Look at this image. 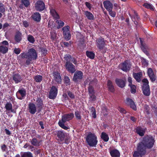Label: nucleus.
Wrapping results in <instances>:
<instances>
[{
  "label": "nucleus",
  "instance_id": "1",
  "mask_svg": "<svg viewBox=\"0 0 157 157\" xmlns=\"http://www.w3.org/2000/svg\"><path fill=\"white\" fill-rule=\"evenodd\" d=\"M63 59L65 61L64 66L67 71L71 74L75 73L73 80L74 82H77L78 79L83 78V73L80 71H76L75 66L74 65L77 64V59L71 55L66 54L64 55Z\"/></svg>",
  "mask_w": 157,
  "mask_h": 157
},
{
  "label": "nucleus",
  "instance_id": "2",
  "mask_svg": "<svg viewBox=\"0 0 157 157\" xmlns=\"http://www.w3.org/2000/svg\"><path fill=\"white\" fill-rule=\"evenodd\" d=\"M155 141L154 138L152 136L147 135L143 137L142 141L137 145L146 151L147 148L150 149L153 147Z\"/></svg>",
  "mask_w": 157,
  "mask_h": 157
},
{
  "label": "nucleus",
  "instance_id": "3",
  "mask_svg": "<svg viewBox=\"0 0 157 157\" xmlns=\"http://www.w3.org/2000/svg\"><path fill=\"white\" fill-rule=\"evenodd\" d=\"M74 117V114L73 113H70L64 114L62 117L61 120H59L58 123L59 125L62 128L67 130L69 128L65 126V123L71 120Z\"/></svg>",
  "mask_w": 157,
  "mask_h": 157
},
{
  "label": "nucleus",
  "instance_id": "4",
  "mask_svg": "<svg viewBox=\"0 0 157 157\" xmlns=\"http://www.w3.org/2000/svg\"><path fill=\"white\" fill-rule=\"evenodd\" d=\"M86 140L87 144L91 147H96L98 142L97 136L91 132L88 133Z\"/></svg>",
  "mask_w": 157,
  "mask_h": 157
},
{
  "label": "nucleus",
  "instance_id": "5",
  "mask_svg": "<svg viewBox=\"0 0 157 157\" xmlns=\"http://www.w3.org/2000/svg\"><path fill=\"white\" fill-rule=\"evenodd\" d=\"M28 58L25 61V64L24 65L26 67V65L30 64V62L32 60H36L37 57V52L36 50L33 48L29 49L28 51Z\"/></svg>",
  "mask_w": 157,
  "mask_h": 157
},
{
  "label": "nucleus",
  "instance_id": "6",
  "mask_svg": "<svg viewBox=\"0 0 157 157\" xmlns=\"http://www.w3.org/2000/svg\"><path fill=\"white\" fill-rule=\"evenodd\" d=\"M142 82L143 83L141 87L143 93L146 96H149L150 94V90L148 80L147 78H144L142 80Z\"/></svg>",
  "mask_w": 157,
  "mask_h": 157
},
{
  "label": "nucleus",
  "instance_id": "7",
  "mask_svg": "<svg viewBox=\"0 0 157 157\" xmlns=\"http://www.w3.org/2000/svg\"><path fill=\"white\" fill-rule=\"evenodd\" d=\"M106 41L104 38L101 36L96 38L95 43L98 50L101 51L104 49L106 45Z\"/></svg>",
  "mask_w": 157,
  "mask_h": 157
},
{
  "label": "nucleus",
  "instance_id": "8",
  "mask_svg": "<svg viewBox=\"0 0 157 157\" xmlns=\"http://www.w3.org/2000/svg\"><path fill=\"white\" fill-rule=\"evenodd\" d=\"M146 152V151L137 145V151H134L133 157H143V156L145 155Z\"/></svg>",
  "mask_w": 157,
  "mask_h": 157
},
{
  "label": "nucleus",
  "instance_id": "9",
  "mask_svg": "<svg viewBox=\"0 0 157 157\" xmlns=\"http://www.w3.org/2000/svg\"><path fill=\"white\" fill-rule=\"evenodd\" d=\"M70 27L69 26H66L62 28L63 37L67 41L70 39L71 35L70 31Z\"/></svg>",
  "mask_w": 157,
  "mask_h": 157
},
{
  "label": "nucleus",
  "instance_id": "10",
  "mask_svg": "<svg viewBox=\"0 0 157 157\" xmlns=\"http://www.w3.org/2000/svg\"><path fill=\"white\" fill-rule=\"evenodd\" d=\"M45 5L44 2L41 0H38L35 4V8L36 10L41 12L44 10Z\"/></svg>",
  "mask_w": 157,
  "mask_h": 157
},
{
  "label": "nucleus",
  "instance_id": "11",
  "mask_svg": "<svg viewBox=\"0 0 157 157\" xmlns=\"http://www.w3.org/2000/svg\"><path fill=\"white\" fill-rule=\"evenodd\" d=\"M119 67L121 69L125 72L129 71L131 67L127 60L121 63L119 65Z\"/></svg>",
  "mask_w": 157,
  "mask_h": 157
},
{
  "label": "nucleus",
  "instance_id": "12",
  "mask_svg": "<svg viewBox=\"0 0 157 157\" xmlns=\"http://www.w3.org/2000/svg\"><path fill=\"white\" fill-rule=\"evenodd\" d=\"M55 132V135L57 137V140L61 142L63 141L65 137V133L64 131L62 130H57Z\"/></svg>",
  "mask_w": 157,
  "mask_h": 157
},
{
  "label": "nucleus",
  "instance_id": "13",
  "mask_svg": "<svg viewBox=\"0 0 157 157\" xmlns=\"http://www.w3.org/2000/svg\"><path fill=\"white\" fill-rule=\"evenodd\" d=\"M58 93V89L55 86H52L51 89L49 94V98H55Z\"/></svg>",
  "mask_w": 157,
  "mask_h": 157
},
{
  "label": "nucleus",
  "instance_id": "14",
  "mask_svg": "<svg viewBox=\"0 0 157 157\" xmlns=\"http://www.w3.org/2000/svg\"><path fill=\"white\" fill-rule=\"evenodd\" d=\"M115 82L117 85L120 88H123L126 86V81L121 78H116Z\"/></svg>",
  "mask_w": 157,
  "mask_h": 157
},
{
  "label": "nucleus",
  "instance_id": "15",
  "mask_svg": "<svg viewBox=\"0 0 157 157\" xmlns=\"http://www.w3.org/2000/svg\"><path fill=\"white\" fill-rule=\"evenodd\" d=\"M22 35L21 32L16 30L14 36V40L17 43H19L22 40Z\"/></svg>",
  "mask_w": 157,
  "mask_h": 157
},
{
  "label": "nucleus",
  "instance_id": "16",
  "mask_svg": "<svg viewBox=\"0 0 157 157\" xmlns=\"http://www.w3.org/2000/svg\"><path fill=\"white\" fill-rule=\"evenodd\" d=\"M125 103L127 105H129L130 107L134 110H136V105L132 99H126Z\"/></svg>",
  "mask_w": 157,
  "mask_h": 157
},
{
  "label": "nucleus",
  "instance_id": "17",
  "mask_svg": "<svg viewBox=\"0 0 157 157\" xmlns=\"http://www.w3.org/2000/svg\"><path fill=\"white\" fill-rule=\"evenodd\" d=\"M12 79L16 84L21 82L22 80L21 76L18 73H15L12 76Z\"/></svg>",
  "mask_w": 157,
  "mask_h": 157
},
{
  "label": "nucleus",
  "instance_id": "18",
  "mask_svg": "<svg viewBox=\"0 0 157 157\" xmlns=\"http://www.w3.org/2000/svg\"><path fill=\"white\" fill-rule=\"evenodd\" d=\"M54 78L55 81L58 83L60 84L61 82V77L60 73L57 71H54L52 73Z\"/></svg>",
  "mask_w": 157,
  "mask_h": 157
},
{
  "label": "nucleus",
  "instance_id": "19",
  "mask_svg": "<svg viewBox=\"0 0 157 157\" xmlns=\"http://www.w3.org/2000/svg\"><path fill=\"white\" fill-rule=\"evenodd\" d=\"M109 152L112 157H120V153L118 150L116 149H109Z\"/></svg>",
  "mask_w": 157,
  "mask_h": 157
},
{
  "label": "nucleus",
  "instance_id": "20",
  "mask_svg": "<svg viewBox=\"0 0 157 157\" xmlns=\"http://www.w3.org/2000/svg\"><path fill=\"white\" fill-rule=\"evenodd\" d=\"M147 73L151 81L154 82L156 80V76L152 68H148Z\"/></svg>",
  "mask_w": 157,
  "mask_h": 157
},
{
  "label": "nucleus",
  "instance_id": "21",
  "mask_svg": "<svg viewBox=\"0 0 157 157\" xmlns=\"http://www.w3.org/2000/svg\"><path fill=\"white\" fill-rule=\"evenodd\" d=\"M107 86L108 91L112 93H113L115 92V90L114 86L113 85V82L111 80H108L107 83Z\"/></svg>",
  "mask_w": 157,
  "mask_h": 157
},
{
  "label": "nucleus",
  "instance_id": "22",
  "mask_svg": "<svg viewBox=\"0 0 157 157\" xmlns=\"http://www.w3.org/2000/svg\"><path fill=\"white\" fill-rule=\"evenodd\" d=\"M32 19L36 22L40 21L41 20V16L39 12L34 13L31 16Z\"/></svg>",
  "mask_w": 157,
  "mask_h": 157
},
{
  "label": "nucleus",
  "instance_id": "23",
  "mask_svg": "<svg viewBox=\"0 0 157 157\" xmlns=\"http://www.w3.org/2000/svg\"><path fill=\"white\" fill-rule=\"evenodd\" d=\"M104 7L108 11L113 9V6L112 3L109 1L106 0L103 2Z\"/></svg>",
  "mask_w": 157,
  "mask_h": 157
},
{
  "label": "nucleus",
  "instance_id": "24",
  "mask_svg": "<svg viewBox=\"0 0 157 157\" xmlns=\"http://www.w3.org/2000/svg\"><path fill=\"white\" fill-rule=\"evenodd\" d=\"M29 111L32 114H34L36 111V105L33 103H30L29 105Z\"/></svg>",
  "mask_w": 157,
  "mask_h": 157
},
{
  "label": "nucleus",
  "instance_id": "25",
  "mask_svg": "<svg viewBox=\"0 0 157 157\" xmlns=\"http://www.w3.org/2000/svg\"><path fill=\"white\" fill-rule=\"evenodd\" d=\"M36 105L38 108V111L40 112L43 108V103L41 99H37L36 102Z\"/></svg>",
  "mask_w": 157,
  "mask_h": 157
},
{
  "label": "nucleus",
  "instance_id": "26",
  "mask_svg": "<svg viewBox=\"0 0 157 157\" xmlns=\"http://www.w3.org/2000/svg\"><path fill=\"white\" fill-rule=\"evenodd\" d=\"M88 90L90 96V98H95V96L94 95V87L90 85V84L88 87Z\"/></svg>",
  "mask_w": 157,
  "mask_h": 157
},
{
  "label": "nucleus",
  "instance_id": "27",
  "mask_svg": "<svg viewBox=\"0 0 157 157\" xmlns=\"http://www.w3.org/2000/svg\"><path fill=\"white\" fill-rule=\"evenodd\" d=\"M50 13L52 16L55 19L57 20L60 18V17L56 11L54 9L50 10Z\"/></svg>",
  "mask_w": 157,
  "mask_h": 157
},
{
  "label": "nucleus",
  "instance_id": "28",
  "mask_svg": "<svg viewBox=\"0 0 157 157\" xmlns=\"http://www.w3.org/2000/svg\"><path fill=\"white\" fill-rule=\"evenodd\" d=\"M84 14L89 20H94V15L90 12L88 11H85L84 12Z\"/></svg>",
  "mask_w": 157,
  "mask_h": 157
},
{
  "label": "nucleus",
  "instance_id": "29",
  "mask_svg": "<svg viewBox=\"0 0 157 157\" xmlns=\"http://www.w3.org/2000/svg\"><path fill=\"white\" fill-rule=\"evenodd\" d=\"M136 132L140 136H144L145 132L141 127H138L136 128Z\"/></svg>",
  "mask_w": 157,
  "mask_h": 157
},
{
  "label": "nucleus",
  "instance_id": "30",
  "mask_svg": "<svg viewBox=\"0 0 157 157\" xmlns=\"http://www.w3.org/2000/svg\"><path fill=\"white\" fill-rule=\"evenodd\" d=\"M141 73H134L133 76L136 81L138 82H140L141 81V78L142 76Z\"/></svg>",
  "mask_w": 157,
  "mask_h": 157
},
{
  "label": "nucleus",
  "instance_id": "31",
  "mask_svg": "<svg viewBox=\"0 0 157 157\" xmlns=\"http://www.w3.org/2000/svg\"><path fill=\"white\" fill-rule=\"evenodd\" d=\"M32 145L35 146H40V142L36 138H33L30 141Z\"/></svg>",
  "mask_w": 157,
  "mask_h": 157
},
{
  "label": "nucleus",
  "instance_id": "32",
  "mask_svg": "<svg viewBox=\"0 0 157 157\" xmlns=\"http://www.w3.org/2000/svg\"><path fill=\"white\" fill-rule=\"evenodd\" d=\"M5 108L7 111L13 112L12 105L11 103L9 102L6 103L5 104Z\"/></svg>",
  "mask_w": 157,
  "mask_h": 157
},
{
  "label": "nucleus",
  "instance_id": "33",
  "mask_svg": "<svg viewBox=\"0 0 157 157\" xmlns=\"http://www.w3.org/2000/svg\"><path fill=\"white\" fill-rule=\"evenodd\" d=\"M101 137L105 142H107L109 140V138L108 135L104 132H102Z\"/></svg>",
  "mask_w": 157,
  "mask_h": 157
},
{
  "label": "nucleus",
  "instance_id": "34",
  "mask_svg": "<svg viewBox=\"0 0 157 157\" xmlns=\"http://www.w3.org/2000/svg\"><path fill=\"white\" fill-rule=\"evenodd\" d=\"M8 51V47L3 45L0 46V52L4 54L7 53Z\"/></svg>",
  "mask_w": 157,
  "mask_h": 157
},
{
  "label": "nucleus",
  "instance_id": "35",
  "mask_svg": "<svg viewBox=\"0 0 157 157\" xmlns=\"http://www.w3.org/2000/svg\"><path fill=\"white\" fill-rule=\"evenodd\" d=\"M85 41L84 39H82L80 40L79 43L78 45V48L81 50L84 49L85 44H84Z\"/></svg>",
  "mask_w": 157,
  "mask_h": 157
},
{
  "label": "nucleus",
  "instance_id": "36",
  "mask_svg": "<svg viewBox=\"0 0 157 157\" xmlns=\"http://www.w3.org/2000/svg\"><path fill=\"white\" fill-rule=\"evenodd\" d=\"M86 55L90 59H93L94 58L95 54L93 52L87 51L86 52Z\"/></svg>",
  "mask_w": 157,
  "mask_h": 157
},
{
  "label": "nucleus",
  "instance_id": "37",
  "mask_svg": "<svg viewBox=\"0 0 157 157\" xmlns=\"http://www.w3.org/2000/svg\"><path fill=\"white\" fill-rule=\"evenodd\" d=\"M17 93H19L22 98L25 97L26 94V90L23 88L19 90L17 92Z\"/></svg>",
  "mask_w": 157,
  "mask_h": 157
},
{
  "label": "nucleus",
  "instance_id": "38",
  "mask_svg": "<svg viewBox=\"0 0 157 157\" xmlns=\"http://www.w3.org/2000/svg\"><path fill=\"white\" fill-rule=\"evenodd\" d=\"M63 80L66 86H67L70 85V80L69 77L67 76H64Z\"/></svg>",
  "mask_w": 157,
  "mask_h": 157
},
{
  "label": "nucleus",
  "instance_id": "39",
  "mask_svg": "<svg viewBox=\"0 0 157 157\" xmlns=\"http://www.w3.org/2000/svg\"><path fill=\"white\" fill-rule=\"evenodd\" d=\"M34 81L37 82H40L42 79V76L40 75H38L34 76Z\"/></svg>",
  "mask_w": 157,
  "mask_h": 157
},
{
  "label": "nucleus",
  "instance_id": "40",
  "mask_svg": "<svg viewBox=\"0 0 157 157\" xmlns=\"http://www.w3.org/2000/svg\"><path fill=\"white\" fill-rule=\"evenodd\" d=\"M21 157H33L32 154L30 152H24L21 155Z\"/></svg>",
  "mask_w": 157,
  "mask_h": 157
},
{
  "label": "nucleus",
  "instance_id": "41",
  "mask_svg": "<svg viewBox=\"0 0 157 157\" xmlns=\"http://www.w3.org/2000/svg\"><path fill=\"white\" fill-rule=\"evenodd\" d=\"M75 116L76 119L77 120H80L82 119V116L81 115V112L76 110L75 111Z\"/></svg>",
  "mask_w": 157,
  "mask_h": 157
},
{
  "label": "nucleus",
  "instance_id": "42",
  "mask_svg": "<svg viewBox=\"0 0 157 157\" xmlns=\"http://www.w3.org/2000/svg\"><path fill=\"white\" fill-rule=\"evenodd\" d=\"M21 3L24 5L26 7H28L30 5V3L29 0H21Z\"/></svg>",
  "mask_w": 157,
  "mask_h": 157
},
{
  "label": "nucleus",
  "instance_id": "43",
  "mask_svg": "<svg viewBox=\"0 0 157 157\" xmlns=\"http://www.w3.org/2000/svg\"><path fill=\"white\" fill-rule=\"evenodd\" d=\"M56 22L58 24V25L56 27L57 29H59L61 27H63L64 25V22H63L61 20H57L56 21Z\"/></svg>",
  "mask_w": 157,
  "mask_h": 157
},
{
  "label": "nucleus",
  "instance_id": "44",
  "mask_svg": "<svg viewBox=\"0 0 157 157\" xmlns=\"http://www.w3.org/2000/svg\"><path fill=\"white\" fill-rule=\"evenodd\" d=\"M140 42L141 44V49L144 53H146L147 52V46L145 44L143 43V42L142 40H140Z\"/></svg>",
  "mask_w": 157,
  "mask_h": 157
},
{
  "label": "nucleus",
  "instance_id": "45",
  "mask_svg": "<svg viewBox=\"0 0 157 157\" xmlns=\"http://www.w3.org/2000/svg\"><path fill=\"white\" fill-rule=\"evenodd\" d=\"M28 41L30 43L33 44L35 41L34 37L31 35H29L27 37Z\"/></svg>",
  "mask_w": 157,
  "mask_h": 157
},
{
  "label": "nucleus",
  "instance_id": "46",
  "mask_svg": "<svg viewBox=\"0 0 157 157\" xmlns=\"http://www.w3.org/2000/svg\"><path fill=\"white\" fill-rule=\"evenodd\" d=\"M143 6L145 7V8L147 9H150V10H154V8H153V6H152L151 5L148 3H144V4Z\"/></svg>",
  "mask_w": 157,
  "mask_h": 157
},
{
  "label": "nucleus",
  "instance_id": "47",
  "mask_svg": "<svg viewBox=\"0 0 157 157\" xmlns=\"http://www.w3.org/2000/svg\"><path fill=\"white\" fill-rule=\"evenodd\" d=\"M5 12V6L3 3L0 2V12L4 14Z\"/></svg>",
  "mask_w": 157,
  "mask_h": 157
},
{
  "label": "nucleus",
  "instance_id": "48",
  "mask_svg": "<svg viewBox=\"0 0 157 157\" xmlns=\"http://www.w3.org/2000/svg\"><path fill=\"white\" fill-rule=\"evenodd\" d=\"M130 87V91L132 93L134 94L136 92V86L134 85H132L129 86Z\"/></svg>",
  "mask_w": 157,
  "mask_h": 157
},
{
  "label": "nucleus",
  "instance_id": "49",
  "mask_svg": "<svg viewBox=\"0 0 157 157\" xmlns=\"http://www.w3.org/2000/svg\"><path fill=\"white\" fill-rule=\"evenodd\" d=\"M20 56L22 59H27L28 58V53H27L26 52L21 53L20 55Z\"/></svg>",
  "mask_w": 157,
  "mask_h": 157
},
{
  "label": "nucleus",
  "instance_id": "50",
  "mask_svg": "<svg viewBox=\"0 0 157 157\" xmlns=\"http://www.w3.org/2000/svg\"><path fill=\"white\" fill-rule=\"evenodd\" d=\"M131 10L132 11H133V13H134V15L133 16V18L136 20H137L138 21H139L140 20V18H139L136 12L133 9H132Z\"/></svg>",
  "mask_w": 157,
  "mask_h": 157
},
{
  "label": "nucleus",
  "instance_id": "51",
  "mask_svg": "<svg viewBox=\"0 0 157 157\" xmlns=\"http://www.w3.org/2000/svg\"><path fill=\"white\" fill-rule=\"evenodd\" d=\"M51 39L52 40H54L56 38V34L55 32L53 31L50 33Z\"/></svg>",
  "mask_w": 157,
  "mask_h": 157
},
{
  "label": "nucleus",
  "instance_id": "52",
  "mask_svg": "<svg viewBox=\"0 0 157 157\" xmlns=\"http://www.w3.org/2000/svg\"><path fill=\"white\" fill-rule=\"evenodd\" d=\"M21 51V50L20 48H15L13 51V52L17 55H18L20 53Z\"/></svg>",
  "mask_w": 157,
  "mask_h": 157
},
{
  "label": "nucleus",
  "instance_id": "53",
  "mask_svg": "<svg viewBox=\"0 0 157 157\" xmlns=\"http://www.w3.org/2000/svg\"><path fill=\"white\" fill-rule=\"evenodd\" d=\"M109 12V14L113 17H115L116 16V13L112 10V9L108 11Z\"/></svg>",
  "mask_w": 157,
  "mask_h": 157
},
{
  "label": "nucleus",
  "instance_id": "54",
  "mask_svg": "<svg viewBox=\"0 0 157 157\" xmlns=\"http://www.w3.org/2000/svg\"><path fill=\"white\" fill-rule=\"evenodd\" d=\"M85 4L86 6L90 10H91L92 6V5L90 3L88 2H86L85 3Z\"/></svg>",
  "mask_w": 157,
  "mask_h": 157
},
{
  "label": "nucleus",
  "instance_id": "55",
  "mask_svg": "<svg viewBox=\"0 0 157 157\" xmlns=\"http://www.w3.org/2000/svg\"><path fill=\"white\" fill-rule=\"evenodd\" d=\"M67 92L68 96L70 98H75L74 95L71 92L68 91Z\"/></svg>",
  "mask_w": 157,
  "mask_h": 157
},
{
  "label": "nucleus",
  "instance_id": "56",
  "mask_svg": "<svg viewBox=\"0 0 157 157\" xmlns=\"http://www.w3.org/2000/svg\"><path fill=\"white\" fill-rule=\"evenodd\" d=\"M118 109L119 111L122 113L125 114L126 113V111L123 108L121 107H119Z\"/></svg>",
  "mask_w": 157,
  "mask_h": 157
},
{
  "label": "nucleus",
  "instance_id": "57",
  "mask_svg": "<svg viewBox=\"0 0 157 157\" xmlns=\"http://www.w3.org/2000/svg\"><path fill=\"white\" fill-rule=\"evenodd\" d=\"M40 49H41L42 52L44 55H45L47 54V50L46 48H41Z\"/></svg>",
  "mask_w": 157,
  "mask_h": 157
},
{
  "label": "nucleus",
  "instance_id": "58",
  "mask_svg": "<svg viewBox=\"0 0 157 157\" xmlns=\"http://www.w3.org/2000/svg\"><path fill=\"white\" fill-rule=\"evenodd\" d=\"M102 111H104L105 112V113H103V115L104 116H106L108 115L107 109L106 107H103L102 108Z\"/></svg>",
  "mask_w": 157,
  "mask_h": 157
},
{
  "label": "nucleus",
  "instance_id": "59",
  "mask_svg": "<svg viewBox=\"0 0 157 157\" xmlns=\"http://www.w3.org/2000/svg\"><path fill=\"white\" fill-rule=\"evenodd\" d=\"M128 81L129 82L128 86H130V85H132V78L130 77H129L128 78Z\"/></svg>",
  "mask_w": 157,
  "mask_h": 157
},
{
  "label": "nucleus",
  "instance_id": "60",
  "mask_svg": "<svg viewBox=\"0 0 157 157\" xmlns=\"http://www.w3.org/2000/svg\"><path fill=\"white\" fill-rule=\"evenodd\" d=\"M1 44H2V45H5V46H8L9 44L8 42L6 40H4L2 41L1 43Z\"/></svg>",
  "mask_w": 157,
  "mask_h": 157
},
{
  "label": "nucleus",
  "instance_id": "61",
  "mask_svg": "<svg viewBox=\"0 0 157 157\" xmlns=\"http://www.w3.org/2000/svg\"><path fill=\"white\" fill-rule=\"evenodd\" d=\"M23 25L24 26L25 28H27V27H29V23L26 21H24L23 22Z\"/></svg>",
  "mask_w": 157,
  "mask_h": 157
},
{
  "label": "nucleus",
  "instance_id": "62",
  "mask_svg": "<svg viewBox=\"0 0 157 157\" xmlns=\"http://www.w3.org/2000/svg\"><path fill=\"white\" fill-rule=\"evenodd\" d=\"M149 107L148 106H145V110L147 114H149L150 113Z\"/></svg>",
  "mask_w": 157,
  "mask_h": 157
},
{
  "label": "nucleus",
  "instance_id": "63",
  "mask_svg": "<svg viewBox=\"0 0 157 157\" xmlns=\"http://www.w3.org/2000/svg\"><path fill=\"white\" fill-rule=\"evenodd\" d=\"M143 65L145 66H147L148 65V63L146 59H144L142 61Z\"/></svg>",
  "mask_w": 157,
  "mask_h": 157
},
{
  "label": "nucleus",
  "instance_id": "64",
  "mask_svg": "<svg viewBox=\"0 0 157 157\" xmlns=\"http://www.w3.org/2000/svg\"><path fill=\"white\" fill-rule=\"evenodd\" d=\"M39 124L41 127V128L42 129H44V122L41 121L39 122Z\"/></svg>",
  "mask_w": 157,
  "mask_h": 157
}]
</instances>
